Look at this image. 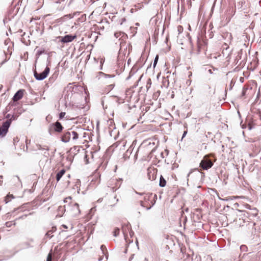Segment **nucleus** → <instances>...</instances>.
<instances>
[{
    "label": "nucleus",
    "mask_w": 261,
    "mask_h": 261,
    "mask_svg": "<svg viewBox=\"0 0 261 261\" xmlns=\"http://www.w3.org/2000/svg\"><path fill=\"white\" fill-rule=\"evenodd\" d=\"M82 129L79 128H71L64 132L62 137L61 141L64 143L72 142L76 144L78 139L82 135Z\"/></svg>",
    "instance_id": "obj_1"
},
{
    "label": "nucleus",
    "mask_w": 261,
    "mask_h": 261,
    "mask_svg": "<svg viewBox=\"0 0 261 261\" xmlns=\"http://www.w3.org/2000/svg\"><path fill=\"white\" fill-rule=\"evenodd\" d=\"M71 199V197H67L64 199V202L65 203L70 202ZM67 210L69 209L72 211L74 215H77L80 214L79 205L77 203L69 202V204L67 205Z\"/></svg>",
    "instance_id": "obj_2"
},
{
    "label": "nucleus",
    "mask_w": 261,
    "mask_h": 261,
    "mask_svg": "<svg viewBox=\"0 0 261 261\" xmlns=\"http://www.w3.org/2000/svg\"><path fill=\"white\" fill-rule=\"evenodd\" d=\"M50 71L48 67L46 66L44 70L41 73H38L36 71L34 72V75L35 79L38 81H42L45 79L48 75Z\"/></svg>",
    "instance_id": "obj_3"
},
{
    "label": "nucleus",
    "mask_w": 261,
    "mask_h": 261,
    "mask_svg": "<svg viewBox=\"0 0 261 261\" xmlns=\"http://www.w3.org/2000/svg\"><path fill=\"white\" fill-rule=\"evenodd\" d=\"M213 165V163L211 160L206 156H204L200 163V166L203 170H208Z\"/></svg>",
    "instance_id": "obj_4"
},
{
    "label": "nucleus",
    "mask_w": 261,
    "mask_h": 261,
    "mask_svg": "<svg viewBox=\"0 0 261 261\" xmlns=\"http://www.w3.org/2000/svg\"><path fill=\"white\" fill-rule=\"evenodd\" d=\"M114 36L120 41V50H121L122 47L124 46V42L127 38V35L122 32H117L115 33Z\"/></svg>",
    "instance_id": "obj_5"
},
{
    "label": "nucleus",
    "mask_w": 261,
    "mask_h": 261,
    "mask_svg": "<svg viewBox=\"0 0 261 261\" xmlns=\"http://www.w3.org/2000/svg\"><path fill=\"white\" fill-rule=\"evenodd\" d=\"M10 125V121H6L3 123L2 126L0 127V137H4L6 135Z\"/></svg>",
    "instance_id": "obj_6"
},
{
    "label": "nucleus",
    "mask_w": 261,
    "mask_h": 261,
    "mask_svg": "<svg viewBox=\"0 0 261 261\" xmlns=\"http://www.w3.org/2000/svg\"><path fill=\"white\" fill-rule=\"evenodd\" d=\"M76 37L75 35H66L64 37H57V39H58L59 41L62 43H67L72 42Z\"/></svg>",
    "instance_id": "obj_7"
},
{
    "label": "nucleus",
    "mask_w": 261,
    "mask_h": 261,
    "mask_svg": "<svg viewBox=\"0 0 261 261\" xmlns=\"http://www.w3.org/2000/svg\"><path fill=\"white\" fill-rule=\"evenodd\" d=\"M130 228V226L129 225H126V226H122V232L125 238H126V236H127V231H129V236H130V237H133L134 232L132 230L129 231Z\"/></svg>",
    "instance_id": "obj_8"
},
{
    "label": "nucleus",
    "mask_w": 261,
    "mask_h": 261,
    "mask_svg": "<svg viewBox=\"0 0 261 261\" xmlns=\"http://www.w3.org/2000/svg\"><path fill=\"white\" fill-rule=\"evenodd\" d=\"M23 95V90H18L14 95L13 97V100L14 101H17L20 100L22 97Z\"/></svg>",
    "instance_id": "obj_9"
},
{
    "label": "nucleus",
    "mask_w": 261,
    "mask_h": 261,
    "mask_svg": "<svg viewBox=\"0 0 261 261\" xmlns=\"http://www.w3.org/2000/svg\"><path fill=\"white\" fill-rule=\"evenodd\" d=\"M52 125L54 127V130L58 133L61 132L63 129L61 123L59 121H57L55 123H53Z\"/></svg>",
    "instance_id": "obj_10"
},
{
    "label": "nucleus",
    "mask_w": 261,
    "mask_h": 261,
    "mask_svg": "<svg viewBox=\"0 0 261 261\" xmlns=\"http://www.w3.org/2000/svg\"><path fill=\"white\" fill-rule=\"evenodd\" d=\"M67 205H65L64 206H59L58 208V214L57 216H58L59 217H61L63 215V213L66 211V210H67Z\"/></svg>",
    "instance_id": "obj_11"
},
{
    "label": "nucleus",
    "mask_w": 261,
    "mask_h": 261,
    "mask_svg": "<svg viewBox=\"0 0 261 261\" xmlns=\"http://www.w3.org/2000/svg\"><path fill=\"white\" fill-rule=\"evenodd\" d=\"M119 54V55L118 57L117 64L119 67H122L124 62V56L123 55L121 56L120 53Z\"/></svg>",
    "instance_id": "obj_12"
},
{
    "label": "nucleus",
    "mask_w": 261,
    "mask_h": 261,
    "mask_svg": "<svg viewBox=\"0 0 261 261\" xmlns=\"http://www.w3.org/2000/svg\"><path fill=\"white\" fill-rule=\"evenodd\" d=\"M57 230L56 227H53L51 229L48 230L45 234V237L50 239L54 235L53 234L54 232H55Z\"/></svg>",
    "instance_id": "obj_13"
},
{
    "label": "nucleus",
    "mask_w": 261,
    "mask_h": 261,
    "mask_svg": "<svg viewBox=\"0 0 261 261\" xmlns=\"http://www.w3.org/2000/svg\"><path fill=\"white\" fill-rule=\"evenodd\" d=\"M36 148H35V150H45L46 151H48L49 150V148L47 145H44L42 146L41 145L37 144H36Z\"/></svg>",
    "instance_id": "obj_14"
},
{
    "label": "nucleus",
    "mask_w": 261,
    "mask_h": 261,
    "mask_svg": "<svg viewBox=\"0 0 261 261\" xmlns=\"http://www.w3.org/2000/svg\"><path fill=\"white\" fill-rule=\"evenodd\" d=\"M66 170L64 169H62L56 175V179L57 181H59L63 175L65 173Z\"/></svg>",
    "instance_id": "obj_15"
},
{
    "label": "nucleus",
    "mask_w": 261,
    "mask_h": 261,
    "mask_svg": "<svg viewBox=\"0 0 261 261\" xmlns=\"http://www.w3.org/2000/svg\"><path fill=\"white\" fill-rule=\"evenodd\" d=\"M100 250L103 255H105L106 259L108 258V252L105 245H102L100 246Z\"/></svg>",
    "instance_id": "obj_16"
},
{
    "label": "nucleus",
    "mask_w": 261,
    "mask_h": 261,
    "mask_svg": "<svg viewBox=\"0 0 261 261\" xmlns=\"http://www.w3.org/2000/svg\"><path fill=\"white\" fill-rule=\"evenodd\" d=\"M243 55V50L241 49L238 52V55L236 57V59H234V62H236V64H238L239 61L242 59V56Z\"/></svg>",
    "instance_id": "obj_17"
},
{
    "label": "nucleus",
    "mask_w": 261,
    "mask_h": 261,
    "mask_svg": "<svg viewBox=\"0 0 261 261\" xmlns=\"http://www.w3.org/2000/svg\"><path fill=\"white\" fill-rule=\"evenodd\" d=\"M166 185V181L162 175L160 177L159 186L161 187H164Z\"/></svg>",
    "instance_id": "obj_18"
},
{
    "label": "nucleus",
    "mask_w": 261,
    "mask_h": 261,
    "mask_svg": "<svg viewBox=\"0 0 261 261\" xmlns=\"http://www.w3.org/2000/svg\"><path fill=\"white\" fill-rule=\"evenodd\" d=\"M73 17V15L71 14H69L64 15L63 17L60 18L59 21H64L67 19H71Z\"/></svg>",
    "instance_id": "obj_19"
},
{
    "label": "nucleus",
    "mask_w": 261,
    "mask_h": 261,
    "mask_svg": "<svg viewBox=\"0 0 261 261\" xmlns=\"http://www.w3.org/2000/svg\"><path fill=\"white\" fill-rule=\"evenodd\" d=\"M73 17V15L71 14H69L64 15L63 17L60 18L59 21H64L67 19H71Z\"/></svg>",
    "instance_id": "obj_20"
},
{
    "label": "nucleus",
    "mask_w": 261,
    "mask_h": 261,
    "mask_svg": "<svg viewBox=\"0 0 261 261\" xmlns=\"http://www.w3.org/2000/svg\"><path fill=\"white\" fill-rule=\"evenodd\" d=\"M14 196L12 194H8L5 198V201L6 203H8L10 202L11 199H14Z\"/></svg>",
    "instance_id": "obj_21"
},
{
    "label": "nucleus",
    "mask_w": 261,
    "mask_h": 261,
    "mask_svg": "<svg viewBox=\"0 0 261 261\" xmlns=\"http://www.w3.org/2000/svg\"><path fill=\"white\" fill-rule=\"evenodd\" d=\"M255 126V124L253 120L249 121L248 123V128L249 130L254 128Z\"/></svg>",
    "instance_id": "obj_22"
},
{
    "label": "nucleus",
    "mask_w": 261,
    "mask_h": 261,
    "mask_svg": "<svg viewBox=\"0 0 261 261\" xmlns=\"http://www.w3.org/2000/svg\"><path fill=\"white\" fill-rule=\"evenodd\" d=\"M81 146H74L73 147L70 149V151L71 152L75 154L76 152H79Z\"/></svg>",
    "instance_id": "obj_23"
},
{
    "label": "nucleus",
    "mask_w": 261,
    "mask_h": 261,
    "mask_svg": "<svg viewBox=\"0 0 261 261\" xmlns=\"http://www.w3.org/2000/svg\"><path fill=\"white\" fill-rule=\"evenodd\" d=\"M147 175L149 180H153L155 179V175H154V173H151V171H148Z\"/></svg>",
    "instance_id": "obj_24"
},
{
    "label": "nucleus",
    "mask_w": 261,
    "mask_h": 261,
    "mask_svg": "<svg viewBox=\"0 0 261 261\" xmlns=\"http://www.w3.org/2000/svg\"><path fill=\"white\" fill-rule=\"evenodd\" d=\"M13 180L14 181L16 182V181H17L19 182V183H16V184H17V185L18 186H22L21 182L19 177H18L17 176H13Z\"/></svg>",
    "instance_id": "obj_25"
},
{
    "label": "nucleus",
    "mask_w": 261,
    "mask_h": 261,
    "mask_svg": "<svg viewBox=\"0 0 261 261\" xmlns=\"http://www.w3.org/2000/svg\"><path fill=\"white\" fill-rule=\"evenodd\" d=\"M152 196V194H145L144 199L145 201H147L149 200L150 197Z\"/></svg>",
    "instance_id": "obj_26"
},
{
    "label": "nucleus",
    "mask_w": 261,
    "mask_h": 261,
    "mask_svg": "<svg viewBox=\"0 0 261 261\" xmlns=\"http://www.w3.org/2000/svg\"><path fill=\"white\" fill-rule=\"evenodd\" d=\"M240 250L242 252H246L247 251V247L245 245H242L240 246Z\"/></svg>",
    "instance_id": "obj_27"
},
{
    "label": "nucleus",
    "mask_w": 261,
    "mask_h": 261,
    "mask_svg": "<svg viewBox=\"0 0 261 261\" xmlns=\"http://www.w3.org/2000/svg\"><path fill=\"white\" fill-rule=\"evenodd\" d=\"M12 225H15V223L12 222V221H10V222H7L5 223V225L7 227H10Z\"/></svg>",
    "instance_id": "obj_28"
},
{
    "label": "nucleus",
    "mask_w": 261,
    "mask_h": 261,
    "mask_svg": "<svg viewBox=\"0 0 261 261\" xmlns=\"http://www.w3.org/2000/svg\"><path fill=\"white\" fill-rule=\"evenodd\" d=\"M17 115H13L11 116V118L9 119H8L7 121H10V124H11L12 121L13 120H15L17 119Z\"/></svg>",
    "instance_id": "obj_29"
},
{
    "label": "nucleus",
    "mask_w": 261,
    "mask_h": 261,
    "mask_svg": "<svg viewBox=\"0 0 261 261\" xmlns=\"http://www.w3.org/2000/svg\"><path fill=\"white\" fill-rule=\"evenodd\" d=\"M237 198V197H235V196H229V197H227L226 199H222V200H223L224 201L232 200L236 199Z\"/></svg>",
    "instance_id": "obj_30"
},
{
    "label": "nucleus",
    "mask_w": 261,
    "mask_h": 261,
    "mask_svg": "<svg viewBox=\"0 0 261 261\" xmlns=\"http://www.w3.org/2000/svg\"><path fill=\"white\" fill-rule=\"evenodd\" d=\"M120 232V229L118 228H116L114 231V236L117 237Z\"/></svg>",
    "instance_id": "obj_31"
},
{
    "label": "nucleus",
    "mask_w": 261,
    "mask_h": 261,
    "mask_svg": "<svg viewBox=\"0 0 261 261\" xmlns=\"http://www.w3.org/2000/svg\"><path fill=\"white\" fill-rule=\"evenodd\" d=\"M158 59H159V56L158 55L156 56L155 59H154V62H153V67L154 68L157 64V62H158Z\"/></svg>",
    "instance_id": "obj_32"
},
{
    "label": "nucleus",
    "mask_w": 261,
    "mask_h": 261,
    "mask_svg": "<svg viewBox=\"0 0 261 261\" xmlns=\"http://www.w3.org/2000/svg\"><path fill=\"white\" fill-rule=\"evenodd\" d=\"M132 150H133V149H132V148L129 147L126 151L125 155H127L128 154H130L132 152Z\"/></svg>",
    "instance_id": "obj_33"
},
{
    "label": "nucleus",
    "mask_w": 261,
    "mask_h": 261,
    "mask_svg": "<svg viewBox=\"0 0 261 261\" xmlns=\"http://www.w3.org/2000/svg\"><path fill=\"white\" fill-rule=\"evenodd\" d=\"M99 73L100 74H102L103 76H105V77H106V78L108 77H114L115 76V75H109V74H106L103 73L102 72H100Z\"/></svg>",
    "instance_id": "obj_34"
},
{
    "label": "nucleus",
    "mask_w": 261,
    "mask_h": 261,
    "mask_svg": "<svg viewBox=\"0 0 261 261\" xmlns=\"http://www.w3.org/2000/svg\"><path fill=\"white\" fill-rule=\"evenodd\" d=\"M51 260H52L51 254L50 253H49L47 255L46 261H51Z\"/></svg>",
    "instance_id": "obj_35"
},
{
    "label": "nucleus",
    "mask_w": 261,
    "mask_h": 261,
    "mask_svg": "<svg viewBox=\"0 0 261 261\" xmlns=\"http://www.w3.org/2000/svg\"><path fill=\"white\" fill-rule=\"evenodd\" d=\"M103 62H104V60H103L102 58H101L100 60V68H99L100 70H101L102 68V64H103Z\"/></svg>",
    "instance_id": "obj_36"
},
{
    "label": "nucleus",
    "mask_w": 261,
    "mask_h": 261,
    "mask_svg": "<svg viewBox=\"0 0 261 261\" xmlns=\"http://www.w3.org/2000/svg\"><path fill=\"white\" fill-rule=\"evenodd\" d=\"M28 204H26L25 205H24L23 206H21L19 208H18V210L19 211H21V212H23V211H25V205H27Z\"/></svg>",
    "instance_id": "obj_37"
},
{
    "label": "nucleus",
    "mask_w": 261,
    "mask_h": 261,
    "mask_svg": "<svg viewBox=\"0 0 261 261\" xmlns=\"http://www.w3.org/2000/svg\"><path fill=\"white\" fill-rule=\"evenodd\" d=\"M194 171H198V170L197 169H191L190 171L187 174V177L188 178L190 176V175Z\"/></svg>",
    "instance_id": "obj_38"
},
{
    "label": "nucleus",
    "mask_w": 261,
    "mask_h": 261,
    "mask_svg": "<svg viewBox=\"0 0 261 261\" xmlns=\"http://www.w3.org/2000/svg\"><path fill=\"white\" fill-rule=\"evenodd\" d=\"M28 215V214H24V215H22L21 216L18 217V218H17V219H24Z\"/></svg>",
    "instance_id": "obj_39"
},
{
    "label": "nucleus",
    "mask_w": 261,
    "mask_h": 261,
    "mask_svg": "<svg viewBox=\"0 0 261 261\" xmlns=\"http://www.w3.org/2000/svg\"><path fill=\"white\" fill-rule=\"evenodd\" d=\"M44 52V50H38L37 53V54L38 56L41 55L42 54H43Z\"/></svg>",
    "instance_id": "obj_40"
},
{
    "label": "nucleus",
    "mask_w": 261,
    "mask_h": 261,
    "mask_svg": "<svg viewBox=\"0 0 261 261\" xmlns=\"http://www.w3.org/2000/svg\"><path fill=\"white\" fill-rule=\"evenodd\" d=\"M228 49V47H226L225 48H224V49L223 50V51H222V53H223L224 56H225V54H226V51H227Z\"/></svg>",
    "instance_id": "obj_41"
},
{
    "label": "nucleus",
    "mask_w": 261,
    "mask_h": 261,
    "mask_svg": "<svg viewBox=\"0 0 261 261\" xmlns=\"http://www.w3.org/2000/svg\"><path fill=\"white\" fill-rule=\"evenodd\" d=\"M66 113L65 112H61L60 113V118H63L65 115Z\"/></svg>",
    "instance_id": "obj_42"
},
{
    "label": "nucleus",
    "mask_w": 261,
    "mask_h": 261,
    "mask_svg": "<svg viewBox=\"0 0 261 261\" xmlns=\"http://www.w3.org/2000/svg\"><path fill=\"white\" fill-rule=\"evenodd\" d=\"M65 0H58L56 1L55 2L57 4H61L62 2H64Z\"/></svg>",
    "instance_id": "obj_43"
},
{
    "label": "nucleus",
    "mask_w": 261,
    "mask_h": 261,
    "mask_svg": "<svg viewBox=\"0 0 261 261\" xmlns=\"http://www.w3.org/2000/svg\"><path fill=\"white\" fill-rule=\"evenodd\" d=\"M114 198L115 199V203L113 205H115L119 201V199L117 198L116 196H115Z\"/></svg>",
    "instance_id": "obj_44"
},
{
    "label": "nucleus",
    "mask_w": 261,
    "mask_h": 261,
    "mask_svg": "<svg viewBox=\"0 0 261 261\" xmlns=\"http://www.w3.org/2000/svg\"><path fill=\"white\" fill-rule=\"evenodd\" d=\"M140 202V205H141V206L144 207H146L144 204V202L143 201L141 200Z\"/></svg>",
    "instance_id": "obj_45"
},
{
    "label": "nucleus",
    "mask_w": 261,
    "mask_h": 261,
    "mask_svg": "<svg viewBox=\"0 0 261 261\" xmlns=\"http://www.w3.org/2000/svg\"><path fill=\"white\" fill-rule=\"evenodd\" d=\"M114 87V85H113V84H111V85H109V88L110 90H112Z\"/></svg>",
    "instance_id": "obj_46"
},
{
    "label": "nucleus",
    "mask_w": 261,
    "mask_h": 261,
    "mask_svg": "<svg viewBox=\"0 0 261 261\" xmlns=\"http://www.w3.org/2000/svg\"><path fill=\"white\" fill-rule=\"evenodd\" d=\"M241 125L243 129L246 128V125L245 124H242V122H241Z\"/></svg>",
    "instance_id": "obj_47"
},
{
    "label": "nucleus",
    "mask_w": 261,
    "mask_h": 261,
    "mask_svg": "<svg viewBox=\"0 0 261 261\" xmlns=\"http://www.w3.org/2000/svg\"><path fill=\"white\" fill-rule=\"evenodd\" d=\"M133 74H132V71H130L129 73V75L126 78V80H128L131 77V76Z\"/></svg>",
    "instance_id": "obj_48"
},
{
    "label": "nucleus",
    "mask_w": 261,
    "mask_h": 261,
    "mask_svg": "<svg viewBox=\"0 0 261 261\" xmlns=\"http://www.w3.org/2000/svg\"><path fill=\"white\" fill-rule=\"evenodd\" d=\"M187 134V131H185L182 134V139L186 136Z\"/></svg>",
    "instance_id": "obj_49"
},
{
    "label": "nucleus",
    "mask_w": 261,
    "mask_h": 261,
    "mask_svg": "<svg viewBox=\"0 0 261 261\" xmlns=\"http://www.w3.org/2000/svg\"><path fill=\"white\" fill-rule=\"evenodd\" d=\"M11 117V115L10 114H8L6 115V118L8 119H9Z\"/></svg>",
    "instance_id": "obj_50"
},
{
    "label": "nucleus",
    "mask_w": 261,
    "mask_h": 261,
    "mask_svg": "<svg viewBox=\"0 0 261 261\" xmlns=\"http://www.w3.org/2000/svg\"><path fill=\"white\" fill-rule=\"evenodd\" d=\"M95 211H96L95 207H93L91 208L90 210V211L91 213H92L93 212Z\"/></svg>",
    "instance_id": "obj_51"
},
{
    "label": "nucleus",
    "mask_w": 261,
    "mask_h": 261,
    "mask_svg": "<svg viewBox=\"0 0 261 261\" xmlns=\"http://www.w3.org/2000/svg\"><path fill=\"white\" fill-rule=\"evenodd\" d=\"M62 227L64 228L65 229H67L68 228L67 226H66V225H64V224L62 225Z\"/></svg>",
    "instance_id": "obj_52"
},
{
    "label": "nucleus",
    "mask_w": 261,
    "mask_h": 261,
    "mask_svg": "<svg viewBox=\"0 0 261 261\" xmlns=\"http://www.w3.org/2000/svg\"><path fill=\"white\" fill-rule=\"evenodd\" d=\"M87 155L85 154V159L86 160V164H88V160H87Z\"/></svg>",
    "instance_id": "obj_53"
},
{
    "label": "nucleus",
    "mask_w": 261,
    "mask_h": 261,
    "mask_svg": "<svg viewBox=\"0 0 261 261\" xmlns=\"http://www.w3.org/2000/svg\"><path fill=\"white\" fill-rule=\"evenodd\" d=\"M136 194H138V195H144L145 194L144 193H139V192H136Z\"/></svg>",
    "instance_id": "obj_54"
},
{
    "label": "nucleus",
    "mask_w": 261,
    "mask_h": 261,
    "mask_svg": "<svg viewBox=\"0 0 261 261\" xmlns=\"http://www.w3.org/2000/svg\"><path fill=\"white\" fill-rule=\"evenodd\" d=\"M13 141H14V142H16V141H17V142H18V138H17V137H16V138H14Z\"/></svg>",
    "instance_id": "obj_55"
},
{
    "label": "nucleus",
    "mask_w": 261,
    "mask_h": 261,
    "mask_svg": "<svg viewBox=\"0 0 261 261\" xmlns=\"http://www.w3.org/2000/svg\"><path fill=\"white\" fill-rule=\"evenodd\" d=\"M254 211H255V213L254 214V215L255 216H256L257 215V210L256 209H254Z\"/></svg>",
    "instance_id": "obj_56"
},
{
    "label": "nucleus",
    "mask_w": 261,
    "mask_h": 261,
    "mask_svg": "<svg viewBox=\"0 0 261 261\" xmlns=\"http://www.w3.org/2000/svg\"><path fill=\"white\" fill-rule=\"evenodd\" d=\"M246 90V89H243V92H242V94L244 95L245 94V91Z\"/></svg>",
    "instance_id": "obj_57"
},
{
    "label": "nucleus",
    "mask_w": 261,
    "mask_h": 261,
    "mask_svg": "<svg viewBox=\"0 0 261 261\" xmlns=\"http://www.w3.org/2000/svg\"><path fill=\"white\" fill-rule=\"evenodd\" d=\"M116 190H117V189H116V188H115V187H113V188H112V190H113V192L116 191Z\"/></svg>",
    "instance_id": "obj_58"
},
{
    "label": "nucleus",
    "mask_w": 261,
    "mask_h": 261,
    "mask_svg": "<svg viewBox=\"0 0 261 261\" xmlns=\"http://www.w3.org/2000/svg\"><path fill=\"white\" fill-rule=\"evenodd\" d=\"M102 260V257H100L99 258H98V261H101Z\"/></svg>",
    "instance_id": "obj_59"
},
{
    "label": "nucleus",
    "mask_w": 261,
    "mask_h": 261,
    "mask_svg": "<svg viewBox=\"0 0 261 261\" xmlns=\"http://www.w3.org/2000/svg\"><path fill=\"white\" fill-rule=\"evenodd\" d=\"M151 207V206H149V207H146V210H148L150 209Z\"/></svg>",
    "instance_id": "obj_60"
},
{
    "label": "nucleus",
    "mask_w": 261,
    "mask_h": 261,
    "mask_svg": "<svg viewBox=\"0 0 261 261\" xmlns=\"http://www.w3.org/2000/svg\"><path fill=\"white\" fill-rule=\"evenodd\" d=\"M231 13L233 15L234 13V12L233 11V10H231Z\"/></svg>",
    "instance_id": "obj_61"
},
{
    "label": "nucleus",
    "mask_w": 261,
    "mask_h": 261,
    "mask_svg": "<svg viewBox=\"0 0 261 261\" xmlns=\"http://www.w3.org/2000/svg\"><path fill=\"white\" fill-rule=\"evenodd\" d=\"M145 261H148V259L147 258H145Z\"/></svg>",
    "instance_id": "obj_62"
},
{
    "label": "nucleus",
    "mask_w": 261,
    "mask_h": 261,
    "mask_svg": "<svg viewBox=\"0 0 261 261\" xmlns=\"http://www.w3.org/2000/svg\"><path fill=\"white\" fill-rule=\"evenodd\" d=\"M2 181L1 180H0V186L2 185Z\"/></svg>",
    "instance_id": "obj_63"
},
{
    "label": "nucleus",
    "mask_w": 261,
    "mask_h": 261,
    "mask_svg": "<svg viewBox=\"0 0 261 261\" xmlns=\"http://www.w3.org/2000/svg\"><path fill=\"white\" fill-rule=\"evenodd\" d=\"M68 178H70V174H68Z\"/></svg>",
    "instance_id": "obj_64"
}]
</instances>
